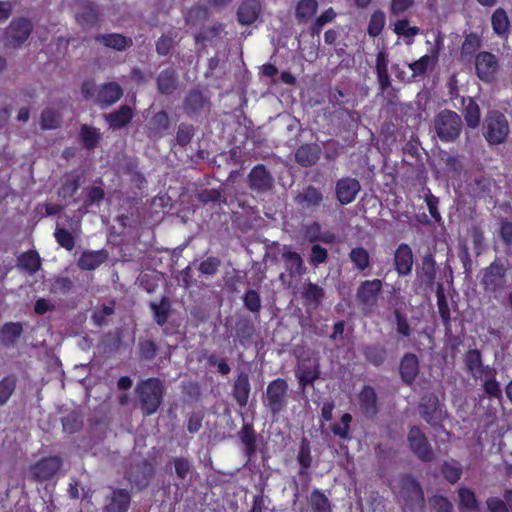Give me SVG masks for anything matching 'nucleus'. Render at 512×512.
Wrapping results in <instances>:
<instances>
[{"label":"nucleus","instance_id":"obj_1","mask_svg":"<svg viewBox=\"0 0 512 512\" xmlns=\"http://www.w3.org/2000/svg\"><path fill=\"white\" fill-rule=\"evenodd\" d=\"M136 392L139 395L141 408L146 415L155 413L162 402L163 385L156 378L141 381Z\"/></svg>","mask_w":512,"mask_h":512},{"label":"nucleus","instance_id":"obj_2","mask_svg":"<svg viewBox=\"0 0 512 512\" xmlns=\"http://www.w3.org/2000/svg\"><path fill=\"white\" fill-rule=\"evenodd\" d=\"M462 128L460 116L451 110H443L434 119V129L444 142H452L458 138Z\"/></svg>","mask_w":512,"mask_h":512},{"label":"nucleus","instance_id":"obj_3","mask_svg":"<svg viewBox=\"0 0 512 512\" xmlns=\"http://www.w3.org/2000/svg\"><path fill=\"white\" fill-rule=\"evenodd\" d=\"M33 29L31 21L27 18H15L4 32V44L7 47L18 48L29 38Z\"/></svg>","mask_w":512,"mask_h":512},{"label":"nucleus","instance_id":"obj_4","mask_svg":"<svg viewBox=\"0 0 512 512\" xmlns=\"http://www.w3.org/2000/svg\"><path fill=\"white\" fill-rule=\"evenodd\" d=\"M509 134V126L505 116L499 112H490L486 118L484 136L491 144H500Z\"/></svg>","mask_w":512,"mask_h":512},{"label":"nucleus","instance_id":"obj_5","mask_svg":"<svg viewBox=\"0 0 512 512\" xmlns=\"http://www.w3.org/2000/svg\"><path fill=\"white\" fill-rule=\"evenodd\" d=\"M287 391L288 384L283 379H276L267 386L264 404L273 414H277L285 408Z\"/></svg>","mask_w":512,"mask_h":512},{"label":"nucleus","instance_id":"obj_6","mask_svg":"<svg viewBox=\"0 0 512 512\" xmlns=\"http://www.w3.org/2000/svg\"><path fill=\"white\" fill-rule=\"evenodd\" d=\"M506 269L503 265L493 262L482 271L481 284L485 291L493 294L500 293L506 286Z\"/></svg>","mask_w":512,"mask_h":512},{"label":"nucleus","instance_id":"obj_7","mask_svg":"<svg viewBox=\"0 0 512 512\" xmlns=\"http://www.w3.org/2000/svg\"><path fill=\"white\" fill-rule=\"evenodd\" d=\"M407 439L410 450L418 459L424 462H431L434 459L433 449L425 434L418 427L410 429Z\"/></svg>","mask_w":512,"mask_h":512},{"label":"nucleus","instance_id":"obj_8","mask_svg":"<svg viewBox=\"0 0 512 512\" xmlns=\"http://www.w3.org/2000/svg\"><path fill=\"white\" fill-rule=\"evenodd\" d=\"M401 497L411 510L424 508V494L419 483L412 477L406 476L401 481Z\"/></svg>","mask_w":512,"mask_h":512},{"label":"nucleus","instance_id":"obj_9","mask_svg":"<svg viewBox=\"0 0 512 512\" xmlns=\"http://www.w3.org/2000/svg\"><path fill=\"white\" fill-rule=\"evenodd\" d=\"M381 290V280H366L359 285L356 296L365 309L371 310L376 306Z\"/></svg>","mask_w":512,"mask_h":512},{"label":"nucleus","instance_id":"obj_10","mask_svg":"<svg viewBox=\"0 0 512 512\" xmlns=\"http://www.w3.org/2000/svg\"><path fill=\"white\" fill-rule=\"evenodd\" d=\"M250 188L256 193H266L273 188V178L264 165H256L248 175Z\"/></svg>","mask_w":512,"mask_h":512},{"label":"nucleus","instance_id":"obj_11","mask_svg":"<svg viewBox=\"0 0 512 512\" xmlns=\"http://www.w3.org/2000/svg\"><path fill=\"white\" fill-rule=\"evenodd\" d=\"M475 68L478 77L486 82L493 80L498 69L496 57L489 52H481L476 56Z\"/></svg>","mask_w":512,"mask_h":512},{"label":"nucleus","instance_id":"obj_12","mask_svg":"<svg viewBox=\"0 0 512 512\" xmlns=\"http://www.w3.org/2000/svg\"><path fill=\"white\" fill-rule=\"evenodd\" d=\"M61 466L58 457L45 458L29 468V475L39 481L47 480L55 475Z\"/></svg>","mask_w":512,"mask_h":512},{"label":"nucleus","instance_id":"obj_13","mask_svg":"<svg viewBox=\"0 0 512 512\" xmlns=\"http://www.w3.org/2000/svg\"><path fill=\"white\" fill-rule=\"evenodd\" d=\"M422 418L431 426H437L444 418L442 407L435 397H424L420 404Z\"/></svg>","mask_w":512,"mask_h":512},{"label":"nucleus","instance_id":"obj_14","mask_svg":"<svg viewBox=\"0 0 512 512\" xmlns=\"http://www.w3.org/2000/svg\"><path fill=\"white\" fill-rule=\"evenodd\" d=\"M359 191L360 183L354 178H342L336 183V196L343 205L353 202Z\"/></svg>","mask_w":512,"mask_h":512},{"label":"nucleus","instance_id":"obj_15","mask_svg":"<svg viewBox=\"0 0 512 512\" xmlns=\"http://www.w3.org/2000/svg\"><path fill=\"white\" fill-rule=\"evenodd\" d=\"M465 365L468 372L474 379H483V376L487 373L491 375V370L494 368L490 366H484L482 362L481 353L477 349L469 350L465 355Z\"/></svg>","mask_w":512,"mask_h":512},{"label":"nucleus","instance_id":"obj_16","mask_svg":"<svg viewBox=\"0 0 512 512\" xmlns=\"http://www.w3.org/2000/svg\"><path fill=\"white\" fill-rule=\"evenodd\" d=\"M261 10L262 6L259 0H244L237 10L239 23L242 25L254 23L258 19Z\"/></svg>","mask_w":512,"mask_h":512},{"label":"nucleus","instance_id":"obj_17","mask_svg":"<svg viewBox=\"0 0 512 512\" xmlns=\"http://www.w3.org/2000/svg\"><path fill=\"white\" fill-rule=\"evenodd\" d=\"M122 95V88L115 82H109L98 90L97 102L101 107H108L116 103Z\"/></svg>","mask_w":512,"mask_h":512},{"label":"nucleus","instance_id":"obj_18","mask_svg":"<svg viewBox=\"0 0 512 512\" xmlns=\"http://www.w3.org/2000/svg\"><path fill=\"white\" fill-rule=\"evenodd\" d=\"M396 271L399 275H407L411 272L413 256L411 248L407 244H401L394 256Z\"/></svg>","mask_w":512,"mask_h":512},{"label":"nucleus","instance_id":"obj_19","mask_svg":"<svg viewBox=\"0 0 512 512\" xmlns=\"http://www.w3.org/2000/svg\"><path fill=\"white\" fill-rule=\"evenodd\" d=\"M418 373V358L412 353L405 354L400 363V374L403 381L411 384L416 379Z\"/></svg>","mask_w":512,"mask_h":512},{"label":"nucleus","instance_id":"obj_20","mask_svg":"<svg viewBox=\"0 0 512 512\" xmlns=\"http://www.w3.org/2000/svg\"><path fill=\"white\" fill-rule=\"evenodd\" d=\"M360 409L366 416H374L377 411V396L374 389L365 386L359 395Z\"/></svg>","mask_w":512,"mask_h":512},{"label":"nucleus","instance_id":"obj_21","mask_svg":"<svg viewBox=\"0 0 512 512\" xmlns=\"http://www.w3.org/2000/svg\"><path fill=\"white\" fill-rule=\"evenodd\" d=\"M109 126L113 129H120L126 126L133 117L131 107L125 105L121 106L117 111L104 115Z\"/></svg>","mask_w":512,"mask_h":512},{"label":"nucleus","instance_id":"obj_22","mask_svg":"<svg viewBox=\"0 0 512 512\" xmlns=\"http://www.w3.org/2000/svg\"><path fill=\"white\" fill-rule=\"evenodd\" d=\"M107 258V254L100 251H86L78 259V266L82 270H94L100 266Z\"/></svg>","mask_w":512,"mask_h":512},{"label":"nucleus","instance_id":"obj_23","mask_svg":"<svg viewBox=\"0 0 512 512\" xmlns=\"http://www.w3.org/2000/svg\"><path fill=\"white\" fill-rule=\"evenodd\" d=\"M282 258L284 260L285 267L291 276L301 275L304 272L305 267L303 260L298 253L291 251L285 246L283 248Z\"/></svg>","mask_w":512,"mask_h":512},{"label":"nucleus","instance_id":"obj_24","mask_svg":"<svg viewBox=\"0 0 512 512\" xmlns=\"http://www.w3.org/2000/svg\"><path fill=\"white\" fill-rule=\"evenodd\" d=\"M317 0H299L295 9V17L299 22L307 23L317 12Z\"/></svg>","mask_w":512,"mask_h":512},{"label":"nucleus","instance_id":"obj_25","mask_svg":"<svg viewBox=\"0 0 512 512\" xmlns=\"http://www.w3.org/2000/svg\"><path fill=\"white\" fill-rule=\"evenodd\" d=\"M491 24L495 34L500 37H506L510 30V22L506 11L498 8L491 17Z\"/></svg>","mask_w":512,"mask_h":512},{"label":"nucleus","instance_id":"obj_26","mask_svg":"<svg viewBox=\"0 0 512 512\" xmlns=\"http://www.w3.org/2000/svg\"><path fill=\"white\" fill-rule=\"evenodd\" d=\"M130 503V495L120 489L113 492L109 504L106 506V512H127Z\"/></svg>","mask_w":512,"mask_h":512},{"label":"nucleus","instance_id":"obj_27","mask_svg":"<svg viewBox=\"0 0 512 512\" xmlns=\"http://www.w3.org/2000/svg\"><path fill=\"white\" fill-rule=\"evenodd\" d=\"M250 394V383L246 374H240L234 384V397L240 406H245Z\"/></svg>","mask_w":512,"mask_h":512},{"label":"nucleus","instance_id":"obj_28","mask_svg":"<svg viewBox=\"0 0 512 512\" xmlns=\"http://www.w3.org/2000/svg\"><path fill=\"white\" fill-rule=\"evenodd\" d=\"M296 161L303 166H311L319 159V151L316 147L303 145L296 150Z\"/></svg>","mask_w":512,"mask_h":512},{"label":"nucleus","instance_id":"obj_29","mask_svg":"<svg viewBox=\"0 0 512 512\" xmlns=\"http://www.w3.org/2000/svg\"><path fill=\"white\" fill-rule=\"evenodd\" d=\"M97 40L103 43L105 46L112 49L122 51L132 45V40L126 38L121 34H107L97 37Z\"/></svg>","mask_w":512,"mask_h":512},{"label":"nucleus","instance_id":"obj_30","mask_svg":"<svg viewBox=\"0 0 512 512\" xmlns=\"http://www.w3.org/2000/svg\"><path fill=\"white\" fill-rule=\"evenodd\" d=\"M302 296L306 305L317 307L324 296V291L317 284L309 282L303 286Z\"/></svg>","mask_w":512,"mask_h":512},{"label":"nucleus","instance_id":"obj_31","mask_svg":"<svg viewBox=\"0 0 512 512\" xmlns=\"http://www.w3.org/2000/svg\"><path fill=\"white\" fill-rule=\"evenodd\" d=\"M459 509L461 512H479V506L474 493L467 488L458 491Z\"/></svg>","mask_w":512,"mask_h":512},{"label":"nucleus","instance_id":"obj_32","mask_svg":"<svg viewBox=\"0 0 512 512\" xmlns=\"http://www.w3.org/2000/svg\"><path fill=\"white\" fill-rule=\"evenodd\" d=\"M76 20L83 27L94 25L98 20L97 6L92 4L82 6L76 15Z\"/></svg>","mask_w":512,"mask_h":512},{"label":"nucleus","instance_id":"obj_33","mask_svg":"<svg viewBox=\"0 0 512 512\" xmlns=\"http://www.w3.org/2000/svg\"><path fill=\"white\" fill-rule=\"evenodd\" d=\"M464 104V117L469 127L475 128L480 123V108L478 104L472 99L468 98L463 101Z\"/></svg>","mask_w":512,"mask_h":512},{"label":"nucleus","instance_id":"obj_34","mask_svg":"<svg viewBox=\"0 0 512 512\" xmlns=\"http://www.w3.org/2000/svg\"><path fill=\"white\" fill-rule=\"evenodd\" d=\"M18 266L33 274L40 269L41 261L37 252L28 251L18 258Z\"/></svg>","mask_w":512,"mask_h":512},{"label":"nucleus","instance_id":"obj_35","mask_svg":"<svg viewBox=\"0 0 512 512\" xmlns=\"http://www.w3.org/2000/svg\"><path fill=\"white\" fill-rule=\"evenodd\" d=\"M297 377L303 387L308 384H312L319 377L318 365H300L297 370Z\"/></svg>","mask_w":512,"mask_h":512},{"label":"nucleus","instance_id":"obj_36","mask_svg":"<svg viewBox=\"0 0 512 512\" xmlns=\"http://www.w3.org/2000/svg\"><path fill=\"white\" fill-rule=\"evenodd\" d=\"M312 512H331L328 498L319 490H314L309 497Z\"/></svg>","mask_w":512,"mask_h":512},{"label":"nucleus","instance_id":"obj_37","mask_svg":"<svg viewBox=\"0 0 512 512\" xmlns=\"http://www.w3.org/2000/svg\"><path fill=\"white\" fill-rule=\"evenodd\" d=\"M496 371L495 369L491 370V375L489 373L485 374L483 376L484 383H483V389L484 392L490 396L497 399H501L502 397V391L500 388V384L495 379Z\"/></svg>","mask_w":512,"mask_h":512},{"label":"nucleus","instance_id":"obj_38","mask_svg":"<svg viewBox=\"0 0 512 512\" xmlns=\"http://www.w3.org/2000/svg\"><path fill=\"white\" fill-rule=\"evenodd\" d=\"M350 260L355 267L361 271L367 269L370 265V257L363 247L353 248L349 254Z\"/></svg>","mask_w":512,"mask_h":512},{"label":"nucleus","instance_id":"obj_39","mask_svg":"<svg viewBox=\"0 0 512 512\" xmlns=\"http://www.w3.org/2000/svg\"><path fill=\"white\" fill-rule=\"evenodd\" d=\"M169 127V118L165 112L154 115L150 121V130L155 136H163Z\"/></svg>","mask_w":512,"mask_h":512},{"label":"nucleus","instance_id":"obj_40","mask_svg":"<svg viewBox=\"0 0 512 512\" xmlns=\"http://www.w3.org/2000/svg\"><path fill=\"white\" fill-rule=\"evenodd\" d=\"M442 473L447 481L454 484L462 475V466L457 461H447L442 465Z\"/></svg>","mask_w":512,"mask_h":512},{"label":"nucleus","instance_id":"obj_41","mask_svg":"<svg viewBox=\"0 0 512 512\" xmlns=\"http://www.w3.org/2000/svg\"><path fill=\"white\" fill-rule=\"evenodd\" d=\"M150 307L154 314L155 321L159 325L165 324L170 309L169 301L166 298H163L159 303L152 302Z\"/></svg>","mask_w":512,"mask_h":512},{"label":"nucleus","instance_id":"obj_42","mask_svg":"<svg viewBox=\"0 0 512 512\" xmlns=\"http://www.w3.org/2000/svg\"><path fill=\"white\" fill-rule=\"evenodd\" d=\"M435 64V58L429 55H424L418 60L410 63L408 66L412 71L414 77L423 75L428 69Z\"/></svg>","mask_w":512,"mask_h":512},{"label":"nucleus","instance_id":"obj_43","mask_svg":"<svg viewBox=\"0 0 512 512\" xmlns=\"http://www.w3.org/2000/svg\"><path fill=\"white\" fill-rule=\"evenodd\" d=\"M22 327L19 323H7L1 329V340L5 344L15 342L21 335Z\"/></svg>","mask_w":512,"mask_h":512},{"label":"nucleus","instance_id":"obj_44","mask_svg":"<svg viewBox=\"0 0 512 512\" xmlns=\"http://www.w3.org/2000/svg\"><path fill=\"white\" fill-rule=\"evenodd\" d=\"M298 198L299 202L306 204L307 207L318 206L323 199L321 192L314 187L306 188Z\"/></svg>","mask_w":512,"mask_h":512},{"label":"nucleus","instance_id":"obj_45","mask_svg":"<svg viewBox=\"0 0 512 512\" xmlns=\"http://www.w3.org/2000/svg\"><path fill=\"white\" fill-rule=\"evenodd\" d=\"M241 442L245 446L246 453L251 455L256 450V438L251 426L245 425L239 433Z\"/></svg>","mask_w":512,"mask_h":512},{"label":"nucleus","instance_id":"obj_46","mask_svg":"<svg viewBox=\"0 0 512 512\" xmlns=\"http://www.w3.org/2000/svg\"><path fill=\"white\" fill-rule=\"evenodd\" d=\"M336 17V12L333 8H328L323 13H321L314 21L311 26V34L318 35L324 25L331 23Z\"/></svg>","mask_w":512,"mask_h":512},{"label":"nucleus","instance_id":"obj_47","mask_svg":"<svg viewBox=\"0 0 512 512\" xmlns=\"http://www.w3.org/2000/svg\"><path fill=\"white\" fill-rule=\"evenodd\" d=\"M352 421V416L349 413H345L342 415L340 423H335L331 426V430L334 435L342 438L349 439L350 438V423Z\"/></svg>","mask_w":512,"mask_h":512},{"label":"nucleus","instance_id":"obj_48","mask_svg":"<svg viewBox=\"0 0 512 512\" xmlns=\"http://www.w3.org/2000/svg\"><path fill=\"white\" fill-rule=\"evenodd\" d=\"M158 88L161 93H170L175 87V73L172 70L162 71L158 76Z\"/></svg>","mask_w":512,"mask_h":512},{"label":"nucleus","instance_id":"obj_49","mask_svg":"<svg viewBox=\"0 0 512 512\" xmlns=\"http://www.w3.org/2000/svg\"><path fill=\"white\" fill-rule=\"evenodd\" d=\"M81 137L85 147L90 149L95 147L98 143L100 138V132L98 129L94 127L83 125L81 127Z\"/></svg>","mask_w":512,"mask_h":512},{"label":"nucleus","instance_id":"obj_50","mask_svg":"<svg viewBox=\"0 0 512 512\" xmlns=\"http://www.w3.org/2000/svg\"><path fill=\"white\" fill-rule=\"evenodd\" d=\"M421 282L426 285H432L435 279V266L430 258H425L422 263L421 271L419 272Z\"/></svg>","mask_w":512,"mask_h":512},{"label":"nucleus","instance_id":"obj_51","mask_svg":"<svg viewBox=\"0 0 512 512\" xmlns=\"http://www.w3.org/2000/svg\"><path fill=\"white\" fill-rule=\"evenodd\" d=\"M419 31L418 27L410 26L409 21L406 19L398 20L394 25V32L408 39H412Z\"/></svg>","mask_w":512,"mask_h":512},{"label":"nucleus","instance_id":"obj_52","mask_svg":"<svg viewBox=\"0 0 512 512\" xmlns=\"http://www.w3.org/2000/svg\"><path fill=\"white\" fill-rule=\"evenodd\" d=\"M385 25V15L382 12H374L368 24V34L372 37L378 36Z\"/></svg>","mask_w":512,"mask_h":512},{"label":"nucleus","instance_id":"obj_53","mask_svg":"<svg viewBox=\"0 0 512 512\" xmlns=\"http://www.w3.org/2000/svg\"><path fill=\"white\" fill-rule=\"evenodd\" d=\"M41 125L43 129H55L60 126V116L52 109H45L41 114Z\"/></svg>","mask_w":512,"mask_h":512},{"label":"nucleus","instance_id":"obj_54","mask_svg":"<svg viewBox=\"0 0 512 512\" xmlns=\"http://www.w3.org/2000/svg\"><path fill=\"white\" fill-rule=\"evenodd\" d=\"M79 188V179L75 176H66L59 194L63 198H70L77 192Z\"/></svg>","mask_w":512,"mask_h":512},{"label":"nucleus","instance_id":"obj_55","mask_svg":"<svg viewBox=\"0 0 512 512\" xmlns=\"http://www.w3.org/2000/svg\"><path fill=\"white\" fill-rule=\"evenodd\" d=\"M55 238L60 246L71 251L75 246L74 237L72 234L63 228H58L55 231Z\"/></svg>","mask_w":512,"mask_h":512},{"label":"nucleus","instance_id":"obj_56","mask_svg":"<svg viewBox=\"0 0 512 512\" xmlns=\"http://www.w3.org/2000/svg\"><path fill=\"white\" fill-rule=\"evenodd\" d=\"M15 389L13 378H4L0 381V405L5 404Z\"/></svg>","mask_w":512,"mask_h":512},{"label":"nucleus","instance_id":"obj_57","mask_svg":"<svg viewBox=\"0 0 512 512\" xmlns=\"http://www.w3.org/2000/svg\"><path fill=\"white\" fill-rule=\"evenodd\" d=\"M114 312L113 306H102L101 308L95 310L92 314V320L98 326H102L106 324V318L111 316Z\"/></svg>","mask_w":512,"mask_h":512},{"label":"nucleus","instance_id":"obj_58","mask_svg":"<svg viewBox=\"0 0 512 512\" xmlns=\"http://www.w3.org/2000/svg\"><path fill=\"white\" fill-rule=\"evenodd\" d=\"M244 304L251 312H258L261 307V301L258 293L254 290H249L244 296Z\"/></svg>","mask_w":512,"mask_h":512},{"label":"nucleus","instance_id":"obj_59","mask_svg":"<svg viewBox=\"0 0 512 512\" xmlns=\"http://www.w3.org/2000/svg\"><path fill=\"white\" fill-rule=\"evenodd\" d=\"M327 250L322 246L315 244L311 248L310 263L314 266H318L327 260Z\"/></svg>","mask_w":512,"mask_h":512},{"label":"nucleus","instance_id":"obj_60","mask_svg":"<svg viewBox=\"0 0 512 512\" xmlns=\"http://www.w3.org/2000/svg\"><path fill=\"white\" fill-rule=\"evenodd\" d=\"M63 429L67 433H74L80 429L82 422L75 414L66 416L62 421Z\"/></svg>","mask_w":512,"mask_h":512},{"label":"nucleus","instance_id":"obj_61","mask_svg":"<svg viewBox=\"0 0 512 512\" xmlns=\"http://www.w3.org/2000/svg\"><path fill=\"white\" fill-rule=\"evenodd\" d=\"M219 265L220 261L217 258L209 257L201 262L199 270L202 274L214 275L217 272Z\"/></svg>","mask_w":512,"mask_h":512},{"label":"nucleus","instance_id":"obj_62","mask_svg":"<svg viewBox=\"0 0 512 512\" xmlns=\"http://www.w3.org/2000/svg\"><path fill=\"white\" fill-rule=\"evenodd\" d=\"M430 503L435 512H453L452 504L442 496H434Z\"/></svg>","mask_w":512,"mask_h":512},{"label":"nucleus","instance_id":"obj_63","mask_svg":"<svg viewBox=\"0 0 512 512\" xmlns=\"http://www.w3.org/2000/svg\"><path fill=\"white\" fill-rule=\"evenodd\" d=\"M365 354L367 359L375 365L381 364L385 359V350L382 348L369 347Z\"/></svg>","mask_w":512,"mask_h":512},{"label":"nucleus","instance_id":"obj_64","mask_svg":"<svg viewBox=\"0 0 512 512\" xmlns=\"http://www.w3.org/2000/svg\"><path fill=\"white\" fill-rule=\"evenodd\" d=\"M72 286V281L69 278H57L52 284L51 292L65 294L71 290Z\"/></svg>","mask_w":512,"mask_h":512}]
</instances>
